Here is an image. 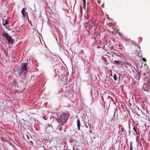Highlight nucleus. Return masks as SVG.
Wrapping results in <instances>:
<instances>
[{
  "instance_id": "nucleus-1",
  "label": "nucleus",
  "mask_w": 150,
  "mask_h": 150,
  "mask_svg": "<svg viewBox=\"0 0 150 150\" xmlns=\"http://www.w3.org/2000/svg\"><path fill=\"white\" fill-rule=\"evenodd\" d=\"M69 118V116L66 113H63L58 116L57 120L58 122L61 124V125L65 123Z\"/></svg>"
},
{
  "instance_id": "nucleus-2",
  "label": "nucleus",
  "mask_w": 150,
  "mask_h": 150,
  "mask_svg": "<svg viewBox=\"0 0 150 150\" xmlns=\"http://www.w3.org/2000/svg\"><path fill=\"white\" fill-rule=\"evenodd\" d=\"M27 63L23 64V66L21 68V71L19 73L20 76H23L26 74L27 71Z\"/></svg>"
},
{
  "instance_id": "nucleus-3",
  "label": "nucleus",
  "mask_w": 150,
  "mask_h": 150,
  "mask_svg": "<svg viewBox=\"0 0 150 150\" xmlns=\"http://www.w3.org/2000/svg\"><path fill=\"white\" fill-rule=\"evenodd\" d=\"M2 35L6 39L8 40V43H11L12 44L14 42H13V39H12L11 37L8 34L4 33H3Z\"/></svg>"
},
{
  "instance_id": "nucleus-4",
  "label": "nucleus",
  "mask_w": 150,
  "mask_h": 150,
  "mask_svg": "<svg viewBox=\"0 0 150 150\" xmlns=\"http://www.w3.org/2000/svg\"><path fill=\"white\" fill-rule=\"evenodd\" d=\"M113 64L119 66H122L125 65V62L121 61L114 60L113 61Z\"/></svg>"
},
{
  "instance_id": "nucleus-5",
  "label": "nucleus",
  "mask_w": 150,
  "mask_h": 150,
  "mask_svg": "<svg viewBox=\"0 0 150 150\" xmlns=\"http://www.w3.org/2000/svg\"><path fill=\"white\" fill-rule=\"evenodd\" d=\"M27 9V8L26 7H24L23 8L22 11L21 13L23 15V18H24L26 16H28V13L25 11Z\"/></svg>"
},
{
  "instance_id": "nucleus-6",
  "label": "nucleus",
  "mask_w": 150,
  "mask_h": 150,
  "mask_svg": "<svg viewBox=\"0 0 150 150\" xmlns=\"http://www.w3.org/2000/svg\"><path fill=\"white\" fill-rule=\"evenodd\" d=\"M12 85V88L14 90L15 89L16 87H18V85L15 81H13Z\"/></svg>"
},
{
  "instance_id": "nucleus-7",
  "label": "nucleus",
  "mask_w": 150,
  "mask_h": 150,
  "mask_svg": "<svg viewBox=\"0 0 150 150\" xmlns=\"http://www.w3.org/2000/svg\"><path fill=\"white\" fill-rule=\"evenodd\" d=\"M143 88L144 90H145V91H147L149 89V86H148L147 84L144 83V84Z\"/></svg>"
},
{
  "instance_id": "nucleus-8",
  "label": "nucleus",
  "mask_w": 150,
  "mask_h": 150,
  "mask_svg": "<svg viewBox=\"0 0 150 150\" xmlns=\"http://www.w3.org/2000/svg\"><path fill=\"white\" fill-rule=\"evenodd\" d=\"M7 19H4L3 21V25L4 26H5L6 24H8V21Z\"/></svg>"
},
{
  "instance_id": "nucleus-9",
  "label": "nucleus",
  "mask_w": 150,
  "mask_h": 150,
  "mask_svg": "<svg viewBox=\"0 0 150 150\" xmlns=\"http://www.w3.org/2000/svg\"><path fill=\"white\" fill-rule=\"evenodd\" d=\"M77 127L79 130H80V122L79 120H78L77 121Z\"/></svg>"
},
{
  "instance_id": "nucleus-10",
  "label": "nucleus",
  "mask_w": 150,
  "mask_h": 150,
  "mask_svg": "<svg viewBox=\"0 0 150 150\" xmlns=\"http://www.w3.org/2000/svg\"><path fill=\"white\" fill-rule=\"evenodd\" d=\"M130 150H136L135 149H133L132 142H130Z\"/></svg>"
},
{
  "instance_id": "nucleus-11",
  "label": "nucleus",
  "mask_w": 150,
  "mask_h": 150,
  "mask_svg": "<svg viewBox=\"0 0 150 150\" xmlns=\"http://www.w3.org/2000/svg\"><path fill=\"white\" fill-rule=\"evenodd\" d=\"M121 132H121V134H125V129L123 127H122L121 128Z\"/></svg>"
},
{
  "instance_id": "nucleus-12",
  "label": "nucleus",
  "mask_w": 150,
  "mask_h": 150,
  "mask_svg": "<svg viewBox=\"0 0 150 150\" xmlns=\"http://www.w3.org/2000/svg\"><path fill=\"white\" fill-rule=\"evenodd\" d=\"M83 1V8H85V5L86 4V0H82Z\"/></svg>"
},
{
  "instance_id": "nucleus-13",
  "label": "nucleus",
  "mask_w": 150,
  "mask_h": 150,
  "mask_svg": "<svg viewBox=\"0 0 150 150\" xmlns=\"http://www.w3.org/2000/svg\"><path fill=\"white\" fill-rule=\"evenodd\" d=\"M113 78L115 81H117V76L115 74H114Z\"/></svg>"
},
{
  "instance_id": "nucleus-14",
  "label": "nucleus",
  "mask_w": 150,
  "mask_h": 150,
  "mask_svg": "<svg viewBox=\"0 0 150 150\" xmlns=\"http://www.w3.org/2000/svg\"><path fill=\"white\" fill-rule=\"evenodd\" d=\"M107 25L109 27H110V26H114V25L113 23H109Z\"/></svg>"
},
{
  "instance_id": "nucleus-15",
  "label": "nucleus",
  "mask_w": 150,
  "mask_h": 150,
  "mask_svg": "<svg viewBox=\"0 0 150 150\" xmlns=\"http://www.w3.org/2000/svg\"><path fill=\"white\" fill-rule=\"evenodd\" d=\"M135 126H134V127H133V130L135 131V132H136V134H137V130H136V129H135Z\"/></svg>"
},
{
  "instance_id": "nucleus-16",
  "label": "nucleus",
  "mask_w": 150,
  "mask_h": 150,
  "mask_svg": "<svg viewBox=\"0 0 150 150\" xmlns=\"http://www.w3.org/2000/svg\"><path fill=\"white\" fill-rule=\"evenodd\" d=\"M125 65H130V66L131 65V63H129L127 62H125Z\"/></svg>"
},
{
  "instance_id": "nucleus-17",
  "label": "nucleus",
  "mask_w": 150,
  "mask_h": 150,
  "mask_svg": "<svg viewBox=\"0 0 150 150\" xmlns=\"http://www.w3.org/2000/svg\"><path fill=\"white\" fill-rule=\"evenodd\" d=\"M142 60L144 62H146V59L144 58H142Z\"/></svg>"
},
{
  "instance_id": "nucleus-18",
  "label": "nucleus",
  "mask_w": 150,
  "mask_h": 150,
  "mask_svg": "<svg viewBox=\"0 0 150 150\" xmlns=\"http://www.w3.org/2000/svg\"><path fill=\"white\" fill-rule=\"evenodd\" d=\"M111 120H109L108 121V125L111 124Z\"/></svg>"
},
{
  "instance_id": "nucleus-19",
  "label": "nucleus",
  "mask_w": 150,
  "mask_h": 150,
  "mask_svg": "<svg viewBox=\"0 0 150 150\" xmlns=\"http://www.w3.org/2000/svg\"><path fill=\"white\" fill-rule=\"evenodd\" d=\"M114 30H117V33H118V29H117V28H116V29H114Z\"/></svg>"
},
{
  "instance_id": "nucleus-20",
  "label": "nucleus",
  "mask_w": 150,
  "mask_h": 150,
  "mask_svg": "<svg viewBox=\"0 0 150 150\" xmlns=\"http://www.w3.org/2000/svg\"><path fill=\"white\" fill-rule=\"evenodd\" d=\"M115 112L114 113V114L113 115V118H114V117L115 116Z\"/></svg>"
},
{
  "instance_id": "nucleus-21",
  "label": "nucleus",
  "mask_w": 150,
  "mask_h": 150,
  "mask_svg": "<svg viewBox=\"0 0 150 150\" xmlns=\"http://www.w3.org/2000/svg\"><path fill=\"white\" fill-rule=\"evenodd\" d=\"M85 126H86V127L87 128H88V126L86 125V124H85Z\"/></svg>"
},
{
  "instance_id": "nucleus-22",
  "label": "nucleus",
  "mask_w": 150,
  "mask_h": 150,
  "mask_svg": "<svg viewBox=\"0 0 150 150\" xmlns=\"http://www.w3.org/2000/svg\"><path fill=\"white\" fill-rule=\"evenodd\" d=\"M118 33L119 35H121V33H120L118 32Z\"/></svg>"
},
{
  "instance_id": "nucleus-23",
  "label": "nucleus",
  "mask_w": 150,
  "mask_h": 150,
  "mask_svg": "<svg viewBox=\"0 0 150 150\" xmlns=\"http://www.w3.org/2000/svg\"><path fill=\"white\" fill-rule=\"evenodd\" d=\"M143 75H145V74L144 73Z\"/></svg>"
}]
</instances>
